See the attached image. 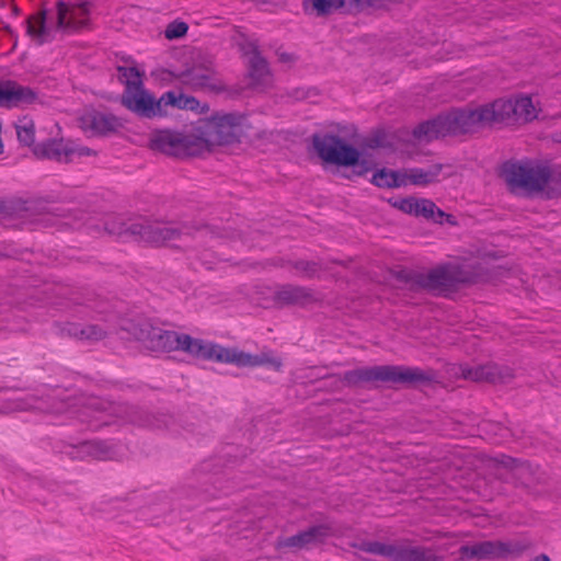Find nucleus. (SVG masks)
<instances>
[{"mask_svg":"<svg viewBox=\"0 0 561 561\" xmlns=\"http://www.w3.org/2000/svg\"><path fill=\"white\" fill-rule=\"evenodd\" d=\"M84 404L88 410L105 414L104 425L115 422L133 423L141 426L153 425L151 416L137 407L113 403L96 397L84 399Z\"/></svg>","mask_w":561,"mask_h":561,"instance_id":"obj_11","label":"nucleus"},{"mask_svg":"<svg viewBox=\"0 0 561 561\" xmlns=\"http://www.w3.org/2000/svg\"><path fill=\"white\" fill-rule=\"evenodd\" d=\"M278 266L289 268L295 272L297 276L304 278L318 277L320 272L330 271L329 263L323 261H309V260H295V261H280Z\"/></svg>","mask_w":561,"mask_h":561,"instance_id":"obj_25","label":"nucleus"},{"mask_svg":"<svg viewBox=\"0 0 561 561\" xmlns=\"http://www.w3.org/2000/svg\"><path fill=\"white\" fill-rule=\"evenodd\" d=\"M278 60L283 64H293L295 61V56L289 53H278Z\"/></svg>","mask_w":561,"mask_h":561,"instance_id":"obj_41","label":"nucleus"},{"mask_svg":"<svg viewBox=\"0 0 561 561\" xmlns=\"http://www.w3.org/2000/svg\"><path fill=\"white\" fill-rule=\"evenodd\" d=\"M28 408H30V407H28V405H26V404H24V403H19V404H16V407H15V409H19V410H26V409H28Z\"/></svg>","mask_w":561,"mask_h":561,"instance_id":"obj_42","label":"nucleus"},{"mask_svg":"<svg viewBox=\"0 0 561 561\" xmlns=\"http://www.w3.org/2000/svg\"><path fill=\"white\" fill-rule=\"evenodd\" d=\"M119 330L127 332L146 348L154 352L183 351L197 358L234 364L239 367L271 365L275 370L282 367V360L274 357L271 352L252 355L237 348L206 343L187 334L163 330L145 319H122Z\"/></svg>","mask_w":561,"mask_h":561,"instance_id":"obj_1","label":"nucleus"},{"mask_svg":"<svg viewBox=\"0 0 561 561\" xmlns=\"http://www.w3.org/2000/svg\"><path fill=\"white\" fill-rule=\"evenodd\" d=\"M188 30V25L182 21H173L165 27L164 36L168 39H175L183 37Z\"/></svg>","mask_w":561,"mask_h":561,"instance_id":"obj_37","label":"nucleus"},{"mask_svg":"<svg viewBox=\"0 0 561 561\" xmlns=\"http://www.w3.org/2000/svg\"><path fill=\"white\" fill-rule=\"evenodd\" d=\"M417 198L415 197L403 198L394 204L403 213L414 216L417 215Z\"/></svg>","mask_w":561,"mask_h":561,"instance_id":"obj_38","label":"nucleus"},{"mask_svg":"<svg viewBox=\"0 0 561 561\" xmlns=\"http://www.w3.org/2000/svg\"><path fill=\"white\" fill-rule=\"evenodd\" d=\"M503 176L513 193L533 194L552 187L561 178L546 165L534 163H510L503 169Z\"/></svg>","mask_w":561,"mask_h":561,"instance_id":"obj_7","label":"nucleus"},{"mask_svg":"<svg viewBox=\"0 0 561 561\" xmlns=\"http://www.w3.org/2000/svg\"><path fill=\"white\" fill-rule=\"evenodd\" d=\"M201 119L197 121L188 131L181 133V158L202 154L205 151H213L207 137L199 133Z\"/></svg>","mask_w":561,"mask_h":561,"instance_id":"obj_21","label":"nucleus"},{"mask_svg":"<svg viewBox=\"0 0 561 561\" xmlns=\"http://www.w3.org/2000/svg\"><path fill=\"white\" fill-rule=\"evenodd\" d=\"M8 210L15 213L18 217L23 219H34L35 217H45L48 215L66 217L65 214H56L54 210L47 208L46 206L22 201L12 203V205L8 207Z\"/></svg>","mask_w":561,"mask_h":561,"instance_id":"obj_28","label":"nucleus"},{"mask_svg":"<svg viewBox=\"0 0 561 561\" xmlns=\"http://www.w3.org/2000/svg\"><path fill=\"white\" fill-rule=\"evenodd\" d=\"M334 263H339L340 265L346 266L345 262H336V261H334Z\"/></svg>","mask_w":561,"mask_h":561,"instance_id":"obj_44","label":"nucleus"},{"mask_svg":"<svg viewBox=\"0 0 561 561\" xmlns=\"http://www.w3.org/2000/svg\"><path fill=\"white\" fill-rule=\"evenodd\" d=\"M238 45H239L240 50L243 53V55L249 56V58L254 55H260L257 46L253 42H249V41L244 39L243 42H240Z\"/></svg>","mask_w":561,"mask_h":561,"instance_id":"obj_40","label":"nucleus"},{"mask_svg":"<svg viewBox=\"0 0 561 561\" xmlns=\"http://www.w3.org/2000/svg\"><path fill=\"white\" fill-rule=\"evenodd\" d=\"M417 215L426 219H432L435 222H442L443 217L446 215L439 209L432 201L426 198H417Z\"/></svg>","mask_w":561,"mask_h":561,"instance_id":"obj_34","label":"nucleus"},{"mask_svg":"<svg viewBox=\"0 0 561 561\" xmlns=\"http://www.w3.org/2000/svg\"><path fill=\"white\" fill-rule=\"evenodd\" d=\"M60 334L90 343L100 342L107 337L108 331L99 324L67 322L59 327Z\"/></svg>","mask_w":561,"mask_h":561,"instance_id":"obj_22","label":"nucleus"},{"mask_svg":"<svg viewBox=\"0 0 561 561\" xmlns=\"http://www.w3.org/2000/svg\"><path fill=\"white\" fill-rule=\"evenodd\" d=\"M537 110L529 96L497 99L474 108H456L420 124L413 131L419 141L476 131L480 127L504 122H530Z\"/></svg>","mask_w":561,"mask_h":561,"instance_id":"obj_2","label":"nucleus"},{"mask_svg":"<svg viewBox=\"0 0 561 561\" xmlns=\"http://www.w3.org/2000/svg\"><path fill=\"white\" fill-rule=\"evenodd\" d=\"M121 102L128 111L142 118H153L165 114L162 95L156 99L144 85L124 91Z\"/></svg>","mask_w":561,"mask_h":561,"instance_id":"obj_13","label":"nucleus"},{"mask_svg":"<svg viewBox=\"0 0 561 561\" xmlns=\"http://www.w3.org/2000/svg\"><path fill=\"white\" fill-rule=\"evenodd\" d=\"M130 224L118 215H108L104 218V230L114 236L130 234L127 229Z\"/></svg>","mask_w":561,"mask_h":561,"instance_id":"obj_35","label":"nucleus"},{"mask_svg":"<svg viewBox=\"0 0 561 561\" xmlns=\"http://www.w3.org/2000/svg\"><path fill=\"white\" fill-rule=\"evenodd\" d=\"M127 229L130 236L153 245H163L167 242L179 239L182 234H192L193 230L205 234L214 232L207 225L202 224L196 227H188L186 225L176 227L170 224L150 221L147 219L131 221Z\"/></svg>","mask_w":561,"mask_h":561,"instance_id":"obj_8","label":"nucleus"},{"mask_svg":"<svg viewBox=\"0 0 561 561\" xmlns=\"http://www.w3.org/2000/svg\"><path fill=\"white\" fill-rule=\"evenodd\" d=\"M442 170L443 164H434L426 170L417 168L404 170L402 171V175L407 181V185L410 183L413 185L425 186L435 183Z\"/></svg>","mask_w":561,"mask_h":561,"instance_id":"obj_27","label":"nucleus"},{"mask_svg":"<svg viewBox=\"0 0 561 561\" xmlns=\"http://www.w3.org/2000/svg\"><path fill=\"white\" fill-rule=\"evenodd\" d=\"M482 279L478 268L471 264H443L426 273H415L411 276L413 289H424L435 295H447L459 284L477 283Z\"/></svg>","mask_w":561,"mask_h":561,"instance_id":"obj_5","label":"nucleus"},{"mask_svg":"<svg viewBox=\"0 0 561 561\" xmlns=\"http://www.w3.org/2000/svg\"><path fill=\"white\" fill-rule=\"evenodd\" d=\"M150 148L168 156L181 158V133L156 131L150 137Z\"/></svg>","mask_w":561,"mask_h":561,"instance_id":"obj_23","label":"nucleus"},{"mask_svg":"<svg viewBox=\"0 0 561 561\" xmlns=\"http://www.w3.org/2000/svg\"><path fill=\"white\" fill-rule=\"evenodd\" d=\"M180 80L194 91L221 93L226 85L215 69L213 62L196 64L180 75Z\"/></svg>","mask_w":561,"mask_h":561,"instance_id":"obj_12","label":"nucleus"},{"mask_svg":"<svg viewBox=\"0 0 561 561\" xmlns=\"http://www.w3.org/2000/svg\"><path fill=\"white\" fill-rule=\"evenodd\" d=\"M435 380L436 373L433 369L394 365L363 367L346 371L343 377H335L337 387H356L365 382L380 381L392 386L415 388L430 385Z\"/></svg>","mask_w":561,"mask_h":561,"instance_id":"obj_4","label":"nucleus"},{"mask_svg":"<svg viewBox=\"0 0 561 561\" xmlns=\"http://www.w3.org/2000/svg\"><path fill=\"white\" fill-rule=\"evenodd\" d=\"M80 453L94 458H103L107 454V447L99 442H84L80 445Z\"/></svg>","mask_w":561,"mask_h":561,"instance_id":"obj_36","label":"nucleus"},{"mask_svg":"<svg viewBox=\"0 0 561 561\" xmlns=\"http://www.w3.org/2000/svg\"><path fill=\"white\" fill-rule=\"evenodd\" d=\"M525 547L518 542L481 541L474 545H465L459 549L461 559H494L511 554H520Z\"/></svg>","mask_w":561,"mask_h":561,"instance_id":"obj_14","label":"nucleus"},{"mask_svg":"<svg viewBox=\"0 0 561 561\" xmlns=\"http://www.w3.org/2000/svg\"><path fill=\"white\" fill-rule=\"evenodd\" d=\"M244 116L238 113H216L201 119L199 133L207 137L211 149L240 141Z\"/></svg>","mask_w":561,"mask_h":561,"instance_id":"obj_9","label":"nucleus"},{"mask_svg":"<svg viewBox=\"0 0 561 561\" xmlns=\"http://www.w3.org/2000/svg\"><path fill=\"white\" fill-rule=\"evenodd\" d=\"M67 149H69L70 152V161L72 160L73 156L78 157H84V156H95L96 152L88 147L84 146H77L71 141H67Z\"/></svg>","mask_w":561,"mask_h":561,"instance_id":"obj_39","label":"nucleus"},{"mask_svg":"<svg viewBox=\"0 0 561 561\" xmlns=\"http://www.w3.org/2000/svg\"><path fill=\"white\" fill-rule=\"evenodd\" d=\"M94 0H59L55 16L48 18L46 10H41L27 19V35L37 45L53 38L54 30L77 31L89 24L91 5Z\"/></svg>","mask_w":561,"mask_h":561,"instance_id":"obj_3","label":"nucleus"},{"mask_svg":"<svg viewBox=\"0 0 561 561\" xmlns=\"http://www.w3.org/2000/svg\"><path fill=\"white\" fill-rule=\"evenodd\" d=\"M501 271H502V267H501V266H497V267H496V274H497V275H501V274H502V273H501Z\"/></svg>","mask_w":561,"mask_h":561,"instance_id":"obj_43","label":"nucleus"},{"mask_svg":"<svg viewBox=\"0 0 561 561\" xmlns=\"http://www.w3.org/2000/svg\"><path fill=\"white\" fill-rule=\"evenodd\" d=\"M249 76L254 88L265 89L272 83V75L267 61L261 55L249 58Z\"/></svg>","mask_w":561,"mask_h":561,"instance_id":"obj_26","label":"nucleus"},{"mask_svg":"<svg viewBox=\"0 0 561 561\" xmlns=\"http://www.w3.org/2000/svg\"><path fill=\"white\" fill-rule=\"evenodd\" d=\"M379 0H309L317 15L324 16L337 10L356 12L366 5H375Z\"/></svg>","mask_w":561,"mask_h":561,"instance_id":"obj_20","label":"nucleus"},{"mask_svg":"<svg viewBox=\"0 0 561 561\" xmlns=\"http://www.w3.org/2000/svg\"><path fill=\"white\" fill-rule=\"evenodd\" d=\"M332 535L333 528L330 524H319L279 540L277 546L279 548L309 549L323 543Z\"/></svg>","mask_w":561,"mask_h":561,"instance_id":"obj_17","label":"nucleus"},{"mask_svg":"<svg viewBox=\"0 0 561 561\" xmlns=\"http://www.w3.org/2000/svg\"><path fill=\"white\" fill-rule=\"evenodd\" d=\"M16 135L19 141L25 146H32L35 141V125L34 122L27 117L19 119L15 124Z\"/></svg>","mask_w":561,"mask_h":561,"instance_id":"obj_33","label":"nucleus"},{"mask_svg":"<svg viewBox=\"0 0 561 561\" xmlns=\"http://www.w3.org/2000/svg\"><path fill=\"white\" fill-rule=\"evenodd\" d=\"M273 301L278 307H308L310 305L320 304L322 296L320 293L308 287L284 284L275 289Z\"/></svg>","mask_w":561,"mask_h":561,"instance_id":"obj_16","label":"nucleus"},{"mask_svg":"<svg viewBox=\"0 0 561 561\" xmlns=\"http://www.w3.org/2000/svg\"><path fill=\"white\" fill-rule=\"evenodd\" d=\"M353 547L368 553L386 557L390 561H440L433 548L409 545H391L380 541H363Z\"/></svg>","mask_w":561,"mask_h":561,"instance_id":"obj_10","label":"nucleus"},{"mask_svg":"<svg viewBox=\"0 0 561 561\" xmlns=\"http://www.w3.org/2000/svg\"><path fill=\"white\" fill-rule=\"evenodd\" d=\"M490 466L493 468L502 467L507 469L523 486L529 488L537 482L536 470L528 462H522L503 455L500 458L491 459Z\"/></svg>","mask_w":561,"mask_h":561,"instance_id":"obj_19","label":"nucleus"},{"mask_svg":"<svg viewBox=\"0 0 561 561\" xmlns=\"http://www.w3.org/2000/svg\"><path fill=\"white\" fill-rule=\"evenodd\" d=\"M313 148L319 158L339 167L352 168L351 173L344 174L348 180L363 176L373 169V163L360 158V152L336 135L324 134L312 136Z\"/></svg>","mask_w":561,"mask_h":561,"instance_id":"obj_6","label":"nucleus"},{"mask_svg":"<svg viewBox=\"0 0 561 561\" xmlns=\"http://www.w3.org/2000/svg\"><path fill=\"white\" fill-rule=\"evenodd\" d=\"M79 125L84 131L96 136H105L115 133L122 127L116 116L98 111H88L82 114L79 118Z\"/></svg>","mask_w":561,"mask_h":561,"instance_id":"obj_18","label":"nucleus"},{"mask_svg":"<svg viewBox=\"0 0 561 561\" xmlns=\"http://www.w3.org/2000/svg\"><path fill=\"white\" fill-rule=\"evenodd\" d=\"M39 220H41V221H44V222H47V224H48V222H50V220H49V219H44V218H43V219H39Z\"/></svg>","mask_w":561,"mask_h":561,"instance_id":"obj_45","label":"nucleus"},{"mask_svg":"<svg viewBox=\"0 0 561 561\" xmlns=\"http://www.w3.org/2000/svg\"><path fill=\"white\" fill-rule=\"evenodd\" d=\"M456 369L455 375L476 382L508 383L515 377L514 370L511 367L492 363L476 367L459 365Z\"/></svg>","mask_w":561,"mask_h":561,"instance_id":"obj_15","label":"nucleus"},{"mask_svg":"<svg viewBox=\"0 0 561 561\" xmlns=\"http://www.w3.org/2000/svg\"><path fill=\"white\" fill-rule=\"evenodd\" d=\"M162 101L164 103V110L169 105L183 110H196L199 105L198 100L194 96L176 94L173 91H169L162 94Z\"/></svg>","mask_w":561,"mask_h":561,"instance_id":"obj_30","label":"nucleus"},{"mask_svg":"<svg viewBox=\"0 0 561 561\" xmlns=\"http://www.w3.org/2000/svg\"><path fill=\"white\" fill-rule=\"evenodd\" d=\"M88 398L89 397H78V398L68 399L66 402H62V407L57 408L55 410V412L61 413L69 409L79 408L78 412H79L82 421H87V417L93 416L94 419L103 422L104 417L96 416V414H101L100 412H93V411L87 409V407L84 404V399H88ZM88 423H91V420H88Z\"/></svg>","mask_w":561,"mask_h":561,"instance_id":"obj_31","label":"nucleus"},{"mask_svg":"<svg viewBox=\"0 0 561 561\" xmlns=\"http://www.w3.org/2000/svg\"><path fill=\"white\" fill-rule=\"evenodd\" d=\"M371 183L382 188H393L407 185L402 171H393L386 168L378 170L373 175Z\"/></svg>","mask_w":561,"mask_h":561,"instance_id":"obj_29","label":"nucleus"},{"mask_svg":"<svg viewBox=\"0 0 561 561\" xmlns=\"http://www.w3.org/2000/svg\"><path fill=\"white\" fill-rule=\"evenodd\" d=\"M70 150L67 149V141L60 139H49L34 146L33 153L41 159L55 160L57 162H70Z\"/></svg>","mask_w":561,"mask_h":561,"instance_id":"obj_24","label":"nucleus"},{"mask_svg":"<svg viewBox=\"0 0 561 561\" xmlns=\"http://www.w3.org/2000/svg\"><path fill=\"white\" fill-rule=\"evenodd\" d=\"M118 79L125 84L124 91L133 90V88H140L142 83V73L135 67H117Z\"/></svg>","mask_w":561,"mask_h":561,"instance_id":"obj_32","label":"nucleus"}]
</instances>
